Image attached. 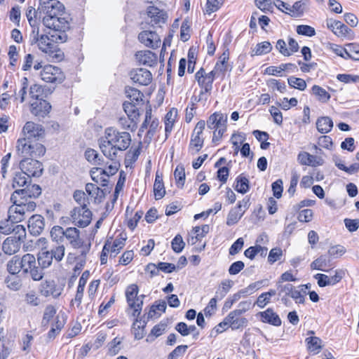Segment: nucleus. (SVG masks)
<instances>
[{"label":"nucleus","mask_w":359,"mask_h":359,"mask_svg":"<svg viewBox=\"0 0 359 359\" xmlns=\"http://www.w3.org/2000/svg\"><path fill=\"white\" fill-rule=\"evenodd\" d=\"M123 109L128 116V118H121L120 122L123 121L129 122L128 126L129 128H135V120L139 116V113L135 103L126 102L123 103Z\"/></svg>","instance_id":"nucleus-13"},{"label":"nucleus","mask_w":359,"mask_h":359,"mask_svg":"<svg viewBox=\"0 0 359 359\" xmlns=\"http://www.w3.org/2000/svg\"><path fill=\"white\" fill-rule=\"evenodd\" d=\"M138 286L136 284L129 285L126 291V300L130 309H133V316H139L141 313L143 299L145 297L144 294L137 297Z\"/></svg>","instance_id":"nucleus-4"},{"label":"nucleus","mask_w":359,"mask_h":359,"mask_svg":"<svg viewBox=\"0 0 359 359\" xmlns=\"http://www.w3.org/2000/svg\"><path fill=\"white\" fill-rule=\"evenodd\" d=\"M65 7L57 0H39V18H43V25L51 29L65 31L69 28L67 21L61 16Z\"/></svg>","instance_id":"nucleus-1"},{"label":"nucleus","mask_w":359,"mask_h":359,"mask_svg":"<svg viewBox=\"0 0 359 359\" xmlns=\"http://www.w3.org/2000/svg\"><path fill=\"white\" fill-rule=\"evenodd\" d=\"M11 201L13 203L8 209V213H16L18 215L14 217L15 222H20L25 219V215L27 212H32L35 210L36 205L33 201H27L25 199L18 197L13 194H11Z\"/></svg>","instance_id":"nucleus-3"},{"label":"nucleus","mask_w":359,"mask_h":359,"mask_svg":"<svg viewBox=\"0 0 359 359\" xmlns=\"http://www.w3.org/2000/svg\"><path fill=\"white\" fill-rule=\"evenodd\" d=\"M326 22L327 28L339 37H345L351 32V29L340 21L328 19Z\"/></svg>","instance_id":"nucleus-17"},{"label":"nucleus","mask_w":359,"mask_h":359,"mask_svg":"<svg viewBox=\"0 0 359 359\" xmlns=\"http://www.w3.org/2000/svg\"><path fill=\"white\" fill-rule=\"evenodd\" d=\"M65 229L60 226H54L50 231L52 241L57 245H62L65 241Z\"/></svg>","instance_id":"nucleus-33"},{"label":"nucleus","mask_w":359,"mask_h":359,"mask_svg":"<svg viewBox=\"0 0 359 359\" xmlns=\"http://www.w3.org/2000/svg\"><path fill=\"white\" fill-rule=\"evenodd\" d=\"M51 106L44 100H39L31 104V112L35 116H44L49 113Z\"/></svg>","instance_id":"nucleus-20"},{"label":"nucleus","mask_w":359,"mask_h":359,"mask_svg":"<svg viewBox=\"0 0 359 359\" xmlns=\"http://www.w3.org/2000/svg\"><path fill=\"white\" fill-rule=\"evenodd\" d=\"M222 4V0H207L205 11L210 14L217 11Z\"/></svg>","instance_id":"nucleus-62"},{"label":"nucleus","mask_w":359,"mask_h":359,"mask_svg":"<svg viewBox=\"0 0 359 359\" xmlns=\"http://www.w3.org/2000/svg\"><path fill=\"white\" fill-rule=\"evenodd\" d=\"M37 262L39 266L42 269H46L49 267L53 262V258L51 255L49 253V250L39 252L38 255Z\"/></svg>","instance_id":"nucleus-36"},{"label":"nucleus","mask_w":359,"mask_h":359,"mask_svg":"<svg viewBox=\"0 0 359 359\" xmlns=\"http://www.w3.org/2000/svg\"><path fill=\"white\" fill-rule=\"evenodd\" d=\"M312 93L323 102H327L330 99V95L319 86L315 85L312 87Z\"/></svg>","instance_id":"nucleus-47"},{"label":"nucleus","mask_w":359,"mask_h":359,"mask_svg":"<svg viewBox=\"0 0 359 359\" xmlns=\"http://www.w3.org/2000/svg\"><path fill=\"white\" fill-rule=\"evenodd\" d=\"M227 116L220 112H216L212 114L207 121L208 127L213 130L214 135L216 133L218 135H223L226 130Z\"/></svg>","instance_id":"nucleus-7"},{"label":"nucleus","mask_w":359,"mask_h":359,"mask_svg":"<svg viewBox=\"0 0 359 359\" xmlns=\"http://www.w3.org/2000/svg\"><path fill=\"white\" fill-rule=\"evenodd\" d=\"M229 58V53L226 50L219 58V62L216 63L215 69L221 79L224 77L225 73L229 70V65L227 61Z\"/></svg>","instance_id":"nucleus-24"},{"label":"nucleus","mask_w":359,"mask_h":359,"mask_svg":"<svg viewBox=\"0 0 359 359\" xmlns=\"http://www.w3.org/2000/svg\"><path fill=\"white\" fill-rule=\"evenodd\" d=\"M330 260L327 259L325 255H320L319 257L313 261L311 264V269L323 271H327L324 267L327 266Z\"/></svg>","instance_id":"nucleus-39"},{"label":"nucleus","mask_w":359,"mask_h":359,"mask_svg":"<svg viewBox=\"0 0 359 359\" xmlns=\"http://www.w3.org/2000/svg\"><path fill=\"white\" fill-rule=\"evenodd\" d=\"M233 285V282L231 280H223L221 283V286L216 291V297L219 299H223Z\"/></svg>","instance_id":"nucleus-42"},{"label":"nucleus","mask_w":359,"mask_h":359,"mask_svg":"<svg viewBox=\"0 0 359 359\" xmlns=\"http://www.w3.org/2000/svg\"><path fill=\"white\" fill-rule=\"evenodd\" d=\"M41 293L45 297H57L61 294V290L57 287L54 280H46L41 285Z\"/></svg>","instance_id":"nucleus-21"},{"label":"nucleus","mask_w":359,"mask_h":359,"mask_svg":"<svg viewBox=\"0 0 359 359\" xmlns=\"http://www.w3.org/2000/svg\"><path fill=\"white\" fill-rule=\"evenodd\" d=\"M39 138L36 137H32V141L31 143L32 149H31V155L32 156L34 157H40L41 156H43L46 153V148L45 147L38 142Z\"/></svg>","instance_id":"nucleus-37"},{"label":"nucleus","mask_w":359,"mask_h":359,"mask_svg":"<svg viewBox=\"0 0 359 359\" xmlns=\"http://www.w3.org/2000/svg\"><path fill=\"white\" fill-rule=\"evenodd\" d=\"M56 313L55 308L52 305H48L46 307L41 325L43 327H48L50 320L53 318Z\"/></svg>","instance_id":"nucleus-50"},{"label":"nucleus","mask_w":359,"mask_h":359,"mask_svg":"<svg viewBox=\"0 0 359 359\" xmlns=\"http://www.w3.org/2000/svg\"><path fill=\"white\" fill-rule=\"evenodd\" d=\"M34 264H36V258L32 254L27 253L20 257L21 270L25 274L28 273V271H30V267L33 266Z\"/></svg>","instance_id":"nucleus-31"},{"label":"nucleus","mask_w":359,"mask_h":359,"mask_svg":"<svg viewBox=\"0 0 359 359\" xmlns=\"http://www.w3.org/2000/svg\"><path fill=\"white\" fill-rule=\"evenodd\" d=\"M346 46L347 47V58L359 60V44L352 43L346 44Z\"/></svg>","instance_id":"nucleus-52"},{"label":"nucleus","mask_w":359,"mask_h":359,"mask_svg":"<svg viewBox=\"0 0 359 359\" xmlns=\"http://www.w3.org/2000/svg\"><path fill=\"white\" fill-rule=\"evenodd\" d=\"M12 233H14L15 239H18V241L23 243L26 238V229L23 225L21 224H15L12 228Z\"/></svg>","instance_id":"nucleus-51"},{"label":"nucleus","mask_w":359,"mask_h":359,"mask_svg":"<svg viewBox=\"0 0 359 359\" xmlns=\"http://www.w3.org/2000/svg\"><path fill=\"white\" fill-rule=\"evenodd\" d=\"M130 79L136 83L142 86L149 85L152 79L151 72L145 69L140 68L133 70L130 74Z\"/></svg>","instance_id":"nucleus-14"},{"label":"nucleus","mask_w":359,"mask_h":359,"mask_svg":"<svg viewBox=\"0 0 359 359\" xmlns=\"http://www.w3.org/2000/svg\"><path fill=\"white\" fill-rule=\"evenodd\" d=\"M90 276V273L88 271H85L81 278H79V285L77 287L76 294L75 295L74 302H77L78 306L81 304V300L83 295V291L85 285L87 283V280Z\"/></svg>","instance_id":"nucleus-27"},{"label":"nucleus","mask_w":359,"mask_h":359,"mask_svg":"<svg viewBox=\"0 0 359 359\" xmlns=\"http://www.w3.org/2000/svg\"><path fill=\"white\" fill-rule=\"evenodd\" d=\"M43 132V130L42 126L38 123H35L34 122L32 121L27 122L22 129V133H24V135H41V133Z\"/></svg>","instance_id":"nucleus-34"},{"label":"nucleus","mask_w":359,"mask_h":359,"mask_svg":"<svg viewBox=\"0 0 359 359\" xmlns=\"http://www.w3.org/2000/svg\"><path fill=\"white\" fill-rule=\"evenodd\" d=\"M245 210H240L237 207L232 208L227 216L226 224L232 226L236 224L243 216Z\"/></svg>","instance_id":"nucleus-38"},{"label":"nucleus","mask_w":359,"mask_h":359,"mask_svg":"<svg viewBox=\"0 0 359 359\" xmlns=\"http://www.w3.org/2000/svg\"><path fill=\"white\" fill-rule=\"evenodd\" d=\"M188 346L187 345H180L177 346L171 353H169L168 359H177L179 356L184 355L187 350Z\"/></svg>","instance_id":"nucleus-64"},{"label":"nucleus","mask_w":359,"mask_h":359,"mask_svg":"<svg viewBox=\"0 0 359 359\" xmlns=\"http://www.w3.org/2000/svg\"><path fill=\"white\" fill-rule=\"evenodd\" d=\"M147 15L154 19L156 22L163 20L165 16V13L155 6H149L147 8Z\"/></svg>","instance_id":"nucleus-45"},{"label":"nucleus","mask_w":359,"mask_h":359,"mask_svg":"<svg viewBox=\"0 0 359 359\" xmlns=\"http://www.w3.org/2000/svg\"><path fill=\"white\" fill-rule=\"evenodd\" d=\"M195 77L198 85L204 88L205 92H209L212 89V80L210 79V76H207L204 69L201 68V69L196 72Z\"/></svg>","instance_id":"nucleus-26"},{"label":"nucleus","mask_w":359,"mask_h":359,"mask_svg":"<svg viewBox=\"0 0 359 359\" xmlns=\"http://www.w3.org/2000/svg\"><path fill=\"white\" fill-rule=\"evenodd\" d=\"M272 49L271 44L269 41H264L258 43L255 48L253 50L254 54L256 55H260L271 52Z\"/></svg>","instance_id":"nucleus-57"},{"label":"nucleus","mask_w":359,"mask_h":359,"mask_svg":"<svg viewBox=\"0 0 359 359\" xmlns=\"http://www.w3.org/2000/svg\"><path fill=\"white\" fill-rule=\"evenodd\" d=\"M259 251H262V256H265L267 252V248L266 247H262L261 245H257L253 247H250L249 248L245 250L244 255L248 258L253 259L259 253Z\"/></svg>","instance_id":"nucleus-44"},{"label":"nucleus","mask_w":359,"mask_h":359,"mask_svg":"<svg viewBox=\"0 0 359 359\" xmlns=\"http://www.w3.org/2000/svg\"><path fill=\"white\" fill-rule=\"evenodd\" d=\"M86 191L90 196L94 198L95 203H100L105 198L106 194L104 190L101 189L95 184L87 183L86 184Z\"/></svg>","instance_id":"nucleus-23"},{"label":"nucleus","mask_w":359,"mask_h":359,"mask_svg":"<svg viewBox=\"0 0 359 359\" xmlns=\"http://www.w3.org/2000/svg\"><path fill=\"white\" fill-rule=\"evenodd\" d=\"M45 227V219L41 215H32L28 221V229L33 236L40 235Z\"/></svg>","instance_id":"nucleus-12"},{"label":"nucleus","mask_w":359,"mask_h":359,"mask_svg":"<svg viewBox=\"0 0 359 359\" xmlns=\"http://www.w3.org/2000/svg\"><path fill=\"white\" fill-rule=\"evenodd\" d=\"M65 248L63 244L53 246L49 253L51 255L52 258L55 259L57 262H60L65 255Z\"/></svg>","instance_id":"nucleus-54"},{"label":"nucleus","mask_w":359,"mask_h":359,"mask_svg":"<svg viewBox=\"0 0 359 359\" xmlns=\"http://www.w3.org/2000/svg\"><path fill=\"white\" fill-rule=\"evenodd\" d=\"M298 161L302 165H313L315 156L307 152H300L298 155Z\"/></svg>","instance_id":"nucleus-61"},{"label":"nucleus","mask_w":359,"mask_h":359,"mask_svg":"<svg viewBox=\"0 0 359 359\" xmlns=\"http://www.w3.org/2000/svg\"><path fill=\"white\" fill-rule=\"evenodd\" d=\"M184 245L185 243L180 234L176 235L171 242L172 249L177 253L181 252L184 249Z\"/></svg>","instance_id":"nucleus-58"},{"label":"nucleus","mask_w":359,"mask_h":359,"mask_svg":"<svg viewBox=\"0 0 359 359\" xmlns=\"http://www.w3.org/2000/svg\"><path fill=\"white\" fill-rule=\"evenodd\" d=\"M41 78L47 83H61L65 76L59 67L49 65L43 67Z\"/></svg>","instance_id":"nucleus-8"},{"label":"nucleus","mask_w":359,"mask_h":359,"mask_svg":"<svg viewBox=\"0 0 359 359\" xmlns=\"http://www.w3.org/2000/svg\"><path fill=\"white\" fill-rule=\"evenodd\" d=\"M306 341L307 342L308 349L311 352H314L315 353H317L323 348L321 345L322 340L319 337H310L306 339Z\"/></svg>","instance_id":"nucleus-40"},{"label":"nucleus","mask_w":359,"mask_h":359,"mask_svg":"<svg viewBox=\"0 0 359 359\" xmlns=\"http://www.w3.org/2000/svg\"><path fill=\"white\" fill-rule=\"evenodd\" d=\"M29 183H31V177L21 171L16 172L13 178L12 187L13 188L26 187Z\"/></svg>","instance_id":"nucleus-28"},{"label":"nucleus","mask_w":359,"mask_h":359,"mask_svg":"<svg viewBox=\"0 0 359 359\" xmlns=\"http://www.w3.org/2000/svg\"><path fill=\"white\" fill-rule=\"evenodd\" d=\"M316 127L320 133H327L333 127V122L330 117L323 116L317 120Z\"/></svg>","instance_id":"nucleus-29"},{"label":"nucleus","mask_w":359,"mask_h":359,"mask_svg":"<svg viewBox=\"0 0 359 359\" xmlns=\"http://www.w3.org/2000/svg\"><path fill=\"white\" fill-rule=\"evenodd\" d=\"M135 57L140 65L151 67L157 63V56L150 50L139 51Z\"/></svg>","instance_id":"nucleus-19"},{"label":"nucleus","mask_w":359,"mask_h":359,"mask_svg":"<svg viewBox=\"0 0 359 359\" xmlns=\"http://www.w3.org/2000/svg\"><path fill=\"white\" fill-rule=\"evenodd\" d=\"M262 321L273 326H280L282 321L278 315L271 308L267 309L263 312H260Z\"/></svg>","instance_id":"nucleus-22"},{"label":"nucleus","mask_w":359,"mask_h":359,"mask_svg":"<svg viewBox=\"0 0 359 359\" xmlns=\"http://www.w3.org/2000/svg\"><path fill=\"white\" fill-rule=\"evenodd\" d=\"M277 289L278 295H283L285 297H291V293L293 290V285L291 283L281 284L280 281L277 283Z\"/></svg>","instance_id":"nucleus-55"},{"label":"nucleus","mask_w":359,"mask_h":359,"mask_svg":"<svg viewBox=\"0 0 359 359\" xmlns=\"http://www.w3.org/2000/svg\"><path fill=\"white\" fill-rule=\"evenodd\" d=\"M177 117V109L172 108L165 117V130L166 133H171L175 120Z\"/></svg>","instance_id":"nucleus-32"},{"label":"nucleus","mask_w":359,"mask_h":359,"mask_svg":"<svg viewBox=\"0 0 359 359\" xmlns=\"http://www.w3.org/2000/svg\"><path fill=\"white\" fill-rule=\"evenodd\" d=\"M313 216V210L311 209H304L299 212L297 219L300 222H309L311 221Z\"/></svg>","instance_id":"nucleus-63"},{"label":"nucleus","mask_w":359,"mask_h":359,"mask_svg":"<svg viewBox=\"0 0 359 359\" xmlns=\"http://www.w3.org/2000/svg\"><path fill=\"white\" fill-rule=\"evenodd\" d=\"M73 198L79 204L78 207L86 208L90 204L89 198L86 197L85 192L81 190H76L74 192Z\"/></svg>","instance_id":"nucleus-43"},{"label":"nucleus","mask_w":359,"mask_h":359,"mask_svg":"<svg viewBox=\"0 0 359 359\" xmlns=\"http://www.w3.org/2000/svg\"><path fill=\"white\" fill-rule=\"evenodd\" d=\"M21 243L18 239H15V236H9L4 240L2 244V250L8 255H15L20 250Z\"/></svg>","instance_id":"nucleus-18"},{"label":"nucleus","mask_w":359,"mask_h":359,"mask_svg":"<svg viewBox=\"0 0 359 359\" xmlns=\"http://www.w3.org/2000/svg\"><path fill=\"white\" fill-rule=\"evenodd\" d=\"M174 177L176 180L177 186L178 187H183L185 182V171L184 168L182 165H178L175 171H174Z\"/></svg>","instance_id":"nucleus-49"},{"label":"nucleus","mask_w":359,"mask_h":359,"mask_svg":"<svg viewBox=\"0 0 359 359\" xmlns=\"http://www.w3.org/2000/svg\"><path fill=\"white\" fill-rule=\"evenodd\" d=\"M13 194L29 201H32V198H38L41 195V188L38 184L29 183L24 189H16Z\"/></svg>","instance_id":"nucleus-9"},{"label":"nucleus","mask_w":359,"mask_h":359,"mask_svg":"<svg viewBox=\"0 0 359 359\" xmlns=\"http://www.w3.org/2000/svg\"><path fill=\"white\" fill-rule=\"evenodd\" d=\"M287 81L290 86L300 90H304L306 88V83L302 79L291 76L287 79Z\"/></svg>","instance_id":"nucleus-60"},{"label":"nucleus","mask_w":359,"mask_h":359,"mask_svg":"<svg viewBox=\"0 0 359 359\" xmlns=\"http://www.w3.org/2000/svg\"><path fill=\"white\" fill-rule=\"evenodd\" d=\"M92 212L88 207H75L70 212L72 223L80 228L88 226L92 219Z\"/></svg>","instance_id":"nucleus-5"},{"label":"nucleus","mask_w":359,"mask_h":359,"mask_svg":"<svg viewBox=\"0 0 359 359\" xmlns=\"http://www.w3.org/2000/svg\"><path fill=\"white\" fill-rule=\"evenodd\" d=\"M203 142L204 140L200 136H194V137L191 139L189 149L194 151L193 154L198 153L203 147Z\"/></svg>","instance_id":"nucleus-56"},{"label":"nucleus","mask_w":359,"mask_h":359,"mask_svg":"<svg viewBox=\"0 0 359 359\" xmlns=\"http://www.w3.org/2000/svg\"><path fill=\"white\" fill-rule=\"evenodd\" d=\"M138 39L146 46L153 48L158 47L161 43L159 36L156 32L151 31L142 32L139 34Z\"/></svg>","instance_id":"nucleus-15"},{"label":"nucleus","mask_w":359,"mask_h":359,"mask_svg":"<svg viewBox=\"0 0 359 359\" xmlns=\"http://www.w3.org/2000/svg\"><path fill=\"white\" fill-rule=\"evenodd\" d=\"M100 148L103 154L112 161L117 157V149L114 144V140H108L107 136L102 137L100 140Z\"/></svg>","instance_id":"nucleus-11"},{"label":"nucleus","mask_w":359,"mask_h":359,"mask_svg":"<svg viewBox=\"0 0 359 359\" xmlns=\"http://www.w3.org/2000/svg\"><path fill=\"white\" fill-rule=\"evenodd\" d=\"M127 97L131 100L133 103L138 102L142 100V93L135 88L128 87L126 89Z\"/></svg>","instance_id":"nucleus-53"},{"label":"nucleus","mask_w":359,"mask_h":359,"mask_svg":"<svg viewBox=\"0 0 359 359\" xmlns=\"http://www.w3.org/2000/svg\"><path fill=\"white\" fill-rule=\"evenodd\" d=\"M241 312L233 311L230 312L223 320L224 325H229L232 330H238L245 327L248 320L245 318H241Z\"/></svg>","instance_id":"nucleus-10"},{"label":"nucleus","mask_w":359,"mask_h":359,"mask_svg":"<svg viewBox=\"0 0 359 359\" xmlns=\"http://www.w3.org/2000/svg\"><path fill=\"white\" fill-rule=\"evenodd\" d=\"M65 239H67L74 248H80L83 245V240L80 237V231L76 227L65 229Z\"/></svg>","instance_id":"nucleus-16"},{"label":"nucleus","mask_w":359,"mask_h":359,"mask_svg":"<svg viewBox=\"0 0 359 359\" xmlns=\"http://www.w3.org/2000/svg\"><path fill=\"white\" fill-rule=\"evenodd\" d=\"M118 238H116L112 243L111 245V253H114V257L116 254L119 253L120 250L125 245V242L127 239L126 235L125 233H121L118 236Z\"/></svg>","instance_id":"nucleus-48"},{"label":"nucleus","mask_w":359,"mask_h":359,"mask_svg":"<svg viewBox=\"0 0 359 359\" xmlns=\"http://www.w3.org/2000/svg\"><path fill=\"white\" fill-rule=\"evenodd\" d=\"M11 216L9 215V219ZM14 222L12 219H4L0 222V233L5 235H8L12 233V228L14 225Z\"/></svg>","instance_id":"nucleus-59"},{"label":"nucleus","mask_w":359,"mask_h":359,"mask_svg":"<svg viewBox=\"0 0 359 359\" xmlns=\"http://www.w3.org/2000/svg\"><path fill=\"white\" fill-rule=\"evenodd\" d=\"M40 136H27L22 138H20L17 143V149L18 152H20L22 155H31V149L32 137H39Z\"/></svg>","instance_id":"nucleus-25"},{"label":"nucleus","mask_w":359,"mask_h":359,"mask_svg":"<svg viewBox=\"0 0 359 359\" xmlns=\"http://www.w3.org/2000/svg\"><path fill=\"white\" fill-rule=\"evenodd\" d=\"M20 168L28 177H39L43 173L42 163L35 159L27 158L20 162Z\"/></svg>","instance_id":"nucleus-6"},{"label":"nucleus","mask_w":359,"mask_h":359,"mask_svg":"<svg viewBox=\"0 0 359 359\" xmlns=\"http://www.w3.org/2000/svg\"><path fill=\"white\" fill-rule=\"evenodd\" d=\"M116 140H114V144L117 151L126 150L130 144V136H116Z\"/></svg>","instance_id":"nucleus-46"},{"label":"nucleus","mask_w":359,"mask_h":359,"mask_svg":"<svg viewBox=\"0 0 359 359\" xmlns=\"http://www.w3.org/2000/svg\"><path fill=\"white\" fill-rule=\"evenodd\" d=\"M20 257L18 255L13 256L7 263V271L11 275H16L21 271Z\"/></svg>","instance_id":"nucleus-35"},{"label":"nucleus","mask_w":359,"mask_h":359,"mask_svg":"<svg viewBox=\"0 0 359 359\" xmlns=\"http://www.w3.org/2000/svg\"><path fill=\"white\" fill-rule=\"evenodd\" d=\"M67 39L65 31L53 29L48 35L40 34L39 28H34L29 36L31 45H36L40 50L57 59L60 58L62 54L56 43L65 42Z\"/></svg>","instance_id":"nucleus-2"},{"label":"nucleus","mask_w":359,"mask_h":359,"mask_svg":"<svg viewBox=\"0 0 359 359\" xmlns=\"http://www.w3.org/2000/svg\"><path fill=\"white\" fill-rule=\"evenodd\" d=\"M234 189L238 193L242 194H246L250 189L249 180L243 175H240L236 180V185Z\"/></svg>","instance_id":"nucleus-30"},{"label":"nucleus","mask_w":359,"mask_h":359,"mask_svg":"<svg viewBox=\"0 0 359 359\" xmlns=\"http://www.w3.org/2000/svg\"><path fill=\"white\" fill-rule=\"evenodd\" d=\"M26 16L32 29L34 28H39L36 22V18L38 17L39 18V7L37 8V10L32 6L28 7L26 11Z\"/></svg>","instance_id":"nucleus-41"}]
</instances>
